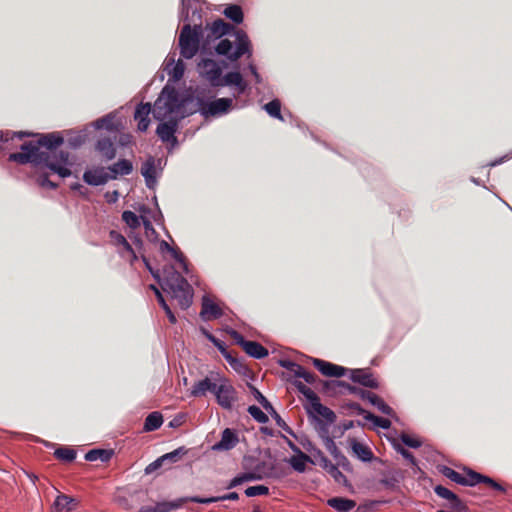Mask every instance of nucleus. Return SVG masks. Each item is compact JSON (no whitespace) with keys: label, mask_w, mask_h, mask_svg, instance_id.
I'll use <instances>...</instances> for the list:
<instances>
[{"label":"nucleus","mask_w":512,"mask_h":512,"mask_svg":"<svg viewBox=\"0 0 512 512\" xmlns=\"http://www.w3.org/2000/svg\"><path fill=\"white\" fill-rule=\"evenodd\" d=\"M96 149L106 160H112L116 156L114 143L109 137L99 139L96 144Z\"/></svg>","instance_id":"21"},{"label":"nucleus","mask_w":512,"mask_h":512,"mask_svg":"<svg viewBox=\"0 0 512 512\" xmlns=\"http://www.w3.org/2000/svg\"><path fill=\"white\" fill-rule=\"evenodd\" d=\"M171 256L181 264L182 268L187 271V263L184 254L178 249L174 248L171 252Z\"/></svg>","instance_id":"57"},{"label":"nucleus","mask_w":512,"mask_h":512,"mask_svg":"<svg viewBox=\"0 0 512 512\" xmlns=\"http://www.w3.org/2000/svg\"><path fill=\"white\" fill-rule=\"evenodd\" d=\"M162 291L168 293L178 302L182 309H187L193 298V289L188 281L173 267L169 266L163 270V278L157 281Z\"/></svg>","instance_id":"4"},{"label":"nucleus","mask_w":512,"mask_h":512,"mask_svg":"<svg viewBox=\"0 0 512 512\" xmlns=\"http://www.w3.org/2000/svg\"><path fill=\"white\" fill-rule=\"evenodd\" d=\"M238 498H239L238 493L230 492L223 496L210 497V498H202V497H198V496H193L192 502L200 503V504H210V503H215V502L224 501V500H237Z\"/></svg>","instance_id":"32"},{"label":"nucleus","mask_w":512,"mask_h":512,"mask_svg":"<svg viewBox=\"0 0 512 512\" xmlns=\"http://www.w3.org/2000/svg\"><path fill=\"white\" fill-rule=\"evenodd\" d=\"M56 148H53L51 150H45L50 154V161L56 163L57 165L64 167L63 165L66 164L69 160V153L67 151H55Z\"/></svg>","instance_id":"39"},{"label":"nucleus","mask_w":512,"mask_h":512,"mask_svg":"<svg viewBox=\"0 0 512 512\" xmlns=\"http://www.w3.org/2000/svg\"><path fill=\"white\" fill-rule=\"evenodd\" d=\"M141 174L144 176L147 186H151V182L155 180V164L154 159L150 157L147 159L142 167H141Z\"/></svg>","instance_id":"33"},{"label":"nucleus","mask_w":512,"mask_h":512,"mask_svg":"<svg viewBox=\"0 0 512 512\" xmlns=\"http://www.w3.org/2000/svg\"><path fill=\"white\" fill-rule=\"evenodd\" d=\"M322 467L326 472L334 478L337 483L346 482L345 475L338 469V466L333 464L327 457H321Z\"/></svg>","instance_id":"28"},{"label":"nucleus","mask_w":512,"mask_h":512,"mask_svg":"<svg viewBox=\"0 0 512 512\" xmlns=\"http://www.w3.org/2000/svg\"><path fill=\"white\" fill-rule=\"evenodd\" d=\"M308 413L314 419L317 416L322 417L327 423H334L336 420V414L329 407L321 404L320 399L315 403H312V406L308 408Z\"/></svg>","instance_id":"17"},{"label":"nucleus","mask_w":512,"mask_h":512,"mask_svg":"<svg viewBox=\"0 0 512 512\" xmlns=\"http://www.w3.org/2000/svg\"><path fill=\"white\" fill-rule=\"evenodd\" d=\"M245 494L247 497H255V496H261V495H268L269 494V488L265 485H256V486H250L246 488Z\"/></svg>","instance_id":"47"},{"label":"nucleus","mask_w":512,"mask_h":512,"mask_svg":"<svg viewBox=\"0 0 512 512\" xmlns=\"http://www.w3.org/2000/svg\"><path fill=\"white\" fill-rule=\"evenodd\" d=\"M439 471L443 476L450 479L451 481L462 485L463 482V474L455 471L454 469L448 467V466H442L440 467Z\"/></svg>","instance_id":"41"},{"label":"nucleus","mask_w":512,"mask_h":512,"mask_svg":"<svg viewBox=\"0 0 512 512\" xmlns=\"http://www.w3.org/2000/svg\"><path fill=\"white\" fill-rule=\"evenodd\" d=\"M237 86L239 88V92H244L246 88V84L243 80V77L240 72L233 71L228 72L222 79H221V85L220 86Z\"/></svg>","instance_id":"26"},{"label":"nucleus","mask_w":512,"mask_h":512,"mask_svg":"<svg viewBox=\"0 0 512 512\" xmlns=\"http://www.w3.org/2000/svg\"><path fill=\"white\" fill-rule=\"evenodd\" d=\"M450 506L453 510L457 512L465 511L467 509V506L465 503L457 496L455 500L450 502Z\"/></svg>","instance_id":"62"},{"label":"nucleus","mask_w":512,"mask_h":512,"mask_svg":"<svg viewBox=\"0 0 512 512\" xmlns=\"http://www.w3.org/2000/svg\"><path fill=\"white\" fill-rule=\"evenodd\" d=\"M122 220L130 227V228H138L140 226L139 217L132 211H124L122 213Z\"/></svg>","instance_id":"46"},{"label":"nucleus","mask_w":512,"mask_h":512,"mask_svg":"<svg viewBox=\"0 0 512 512\" xmlns=\"http://www.w3.org/2000/svg\"><path fill=\"white\" fill-rule=\"evenodd\" d=\"M249 388L251 389V393L254 396L255 400L267 411V412H274V407L272 404L267 400V398L254 386L249 385Z\"/></svg>","instance_id":"38"},{"label":"nucleus","mask_w":512,"mask_h":512,"mask_svg":"<svg viewBox=\"0 0 512 512\" xmlns=\"http://www.w3.org/2000/svg\"><path fill=\"white\" fill-rule=\"evenodd\" d=\"M365 419L372 421L375 426L383 428V429H388L391 426V421L389 419L376 416L372 413H367L365 415Z\"/></svg>","instance_id":"45"},{"label":"nucleus","mask_w":512,"mask_h":512,"mask_svg":"<svg viewBox=\"0 0 512 512\" xmlns=\"http://www.w3.org/2000/svg\"><path fill=\"white\" fill-rule=\"evenodd\" d=\"M113 455V450L110 449H92L85 454L86 461H101L103 463L108 462Z\"/></svg>","instance_id":"29"},{"label":"nucleus","mask_w":512,"mask_h":512,"mask_svg":"<svg viewBox=\"0 0 512 512\" xmlns=\"http://www.w3.org/2000/svg\"><path fill=\"white\" fill-rule=\"evenodd\" d=\"M183 107V103L178 93L174 90H163L159 98L154 103L153 116L160 121L168 118L174 113H178Z\"/></svg>","instance_id":"6"},{"label":"nucleus","mask_w":512,"mask_h":512,"mask_svg":"<svg viewBox=\"0 0 512 512\" xmlns=\"http://www.w3.org/2000/svg\"><path fill=\"white\" fill-rule=\"evenodd\" d=\"M323 442L325 448L333 456V458L340 456L341 451L338 449L332 437H327V439L323 440Z\"/></svg>","instance_id":"53"},{"label":"nucleus","mask_w":512,"mask_h":512,"mask_svg":"<svg viewBox=\"0 0 512 512\" xmlns=\"http://www.w3.org/2000/svg\"><path fill=\"white\" fill-rule=\"evenodd\" d=\"M334 459L337 462V466H342L344 469H348L349 468L350 462L347 459V457L345 455H343L342 453H340V456H337Z\"/></svg>","instance_id":"63"},{"label":"nucleus","mask_w":512,"mask_h":512,"mask_svg":"<svg viewBox=\"0 0 512 512\" xmlns=\"http://www.w3.org/2000/svg\"><path fill=\"white\" fill-rule=\"evenodd\" d=\"M238 443L237 433L230 428H226L222 431L220 441L215 443L212 448L215 451H228L233 449Z\"/></svg>","instance_id":"15"},{"label":"nucleus","mask_w":512,"mask_h":512,"mask_svg":"<svg viewBox=\"0 0 512 512\" xmlns=\"http://www.w3.org/2000/svg\"><path fill=\"white\" fill-rule=\"evenodd\" d=\"M294 385L297 390L310 402V406H312V403H315L317 400H319L318 395L301 381H295Z\"/></svg>","instance_id":"36"},{"label":"nucleus","mask_w":512,"mask_h":512,"mask_svg":"<svg viewBox=\"0 0 512 512\" xmlns=\"http://www.w3.org/2000/svg\"><path fill=\"white\" fill-rule=\"evenodd\" d=\"M188 450L182 446L179 447L172 452L166 453L162 455V458L165 460V462L175 463L178 462L184 455H186Z\"/></svg>","instance_id":"43"},{"label":"nucleus","mask_w":512,"mask_h":512,"mask_svg":"<svg viewBox=\"0 0 512 512\" xmlns=\"http://www.w3.org/2000/svg\"><path fill=\"white\" fill-rule=\"evenodd\" d=\"M299 378H303L309 384H315L316 381L318 380V376L316 374L309 372L304 368H302V372Z\"/></svg>","instance_id":"59"},{"label":"nucleus","mask_w":512,"mask_h":512,"mask_svg":"<svg viewBox=\"0 0 512 512\" xmlns=\"http://www.w3.org/2000/svg\"><path fill=\"white\" fill-rule=\"evenodd\" d=\"M481 483L485 484L486 486L490 487L491 489H494L500 493H505L506 489L503 485L496 482L493 478H490L488 476L483 475L481 479Z\"/></svg>","instance_id":"52"},{"label":"nucleus","mask_w":512,"mask_h":512,"mask_svg":"<svg viewBox=\"0 0 512 512\" xmlns=\"http://www.w3.org/2000/svg\"><path fill=\"white\" fill-rule=\"evenodd\" d=\"M159 304L165 311L170 323L175 324L177 321L176 317H175L174 313L172 312V310L170 309L169 305L166 303L165 299L162 300Z\"/></svg>","instance_id":"61"},{"label":"nucleus","mask_w":512,"mask_h":512,"mask_svg":"<svg viewBox=\"0 0 512 512\" xmlns=\"http://www.w3.org/2000/svg\"><path fill=\"white\" fill-rule=\"evenodd\" d=\"M350 379L353 382L359 383L371 389H377L379 387V382L377 379H375L373 374L366 369L351 370Z\"/></svg>","instance_id":"16"},{"label":"nucleus","mask_w":512,"mask_h":512,"mask_svg":"<svg viewBox=\"0 0 512 512\" xmlns=\"http://www.w3.org/2000/svg\"><path fill=\"white\" fill-rule=\"evenodd\" d=\"M247 411L258 423L265 424L269 421L268 416L258 406L251 405Z\"/></svg>","instance_id":"44"},{"label":"nucleus","mask_w":512,"mask_h":512,"mask_svg":"<svg viewBox=\"0 0 512 512\" xmlns=\"http://www.w3.org/2000/svg\"><path fill=\"white\" fill-rule=\"evenodd\" d=\"M328 505L339 512H348L352 510L356 503L354 500L343 498V497H333L328 499Z\"/></svg>","instance_id":"27"},{"label":"nucleus","mask_w":512,"mask_h":512,"mask_svg":"<svg viewBox=\"0 0 512 512\" xmlns=\"http://www.w3.org/2000/svg\"><path fill=\"white\" fill-rule=\"evenodd\" d=\"M464 472L465 474H463V482H462V486H476L477 484H480L481 483V479H482V474L472 470V469H469V468H465L464 469Z\"/></svg>","instance_id":"35"},{"label":"nucleus","mask_w":512,"mask_h":512,"mask_svg":"<svg viewBox=\"0 0 512 512\" xmlns=\"http://www.w3.org/2000/svg\"><path fill=\"white\" fill-rule=\"evenodd\" d=\"M164 463H165V460L161 456L158 459H156L154 462L150 463L146 467L145 472L147 474H150V473L154 472L155 470H157L158 468H160Z\"/></svg>","instance_id":"60"},{"label":"nucleus","mask_w":512,"mask_h":512,"mask_svg":"<svg viewBox=\"0 0 512 512\" xmlns=\"http://www.w3.org/2000/svg\"><path fill=\"white\" fill-rule=\"evenodd\" d=\"M312 363H313L314 367L322 375L327 376V377L339 378V377L344 376L347 371V369L342 366H339V365H336L331 362H328V361H325L322 359H318V358H313Z\"/></svg>","instance_id":"12"},{"label":"nucleus","mask_w":512,"mask_h":512,"mask_svg":"<svg viewBox=\"0 0 512 512\" xmlns=\"http://www.w3.org/2000/svg\"><path fill=\"white\" fill-rule=\"evenodd\" d=\"M200 315L206 321L218 319L222 316V310L216 303L204 298Z\"/></svg>","instance_id":"19"},{"label":"nucleus","mask_w":512,"mask_h":512,"mask_svg":"<svg viewBox=\"0 0 512 512\" xmlns=\"http://www.w3.org/2000/svg\"><path fill=\"white\" fill-rule=\"evenodd\" d=\"M96 126L99 129H101V128H105L107 130H113L114 129V124L112 122V119L110 117H108V116L98 119L96 121Z\"/></svg>","instance_id":"58"},{"label":"nucleus","mask_w":512,"mask_h":512,"mask_svg":"<svg viewBox=\"0 0 512 512\" xmlns=\"http://www.w3.org/2000/svg\"><path fill=\"white\" fill-rule=\"evenodd\" d=\"M178 122L177 120L170 119L167 122H162L157 126L156 133L159 138L166 143H177L175 132L177 131Z\"/></svg>","instance_id":"13"},{"label":"nucleus","mask_w":512,"mask_h":512,"mask_svg":"<svg viewBox=\"0 0 512 512\" xmlns=\"http://www.w3.org/2000/svg\"><path fill=\"white\" fill-rule=\"evenodd\" d=\"M280 366L287 369L289 372L293 373L294 376L299 377L302 372V366L291 361V360H281Z\"/></svg>","instance_id":"50"},{"label":"nucleus","mask_w":512,"mask_h":512,"mask_svg":"<svg viewBox=\"0 0 512 512\" xmlns=\"http://www.w3.org/2000/svg\"><path fill=\"white\" fill-rule=\"evenodd\" d=\"M351 448L354 455L360 460L369 462L373 459L374 455L372 450L367 445L358 442L356 439L351 440Z\"/></svg>","instance_id":"25"},{"label":"nucleus","mask_w":512,"mask_h":512,"mask_svg":"<svg viewBox=\"0 0 512 512\" xmlns=\"http://www.w3.org/2000/svg\"><path fill=\"white\" fill-rule=\"evenodd\" d=\"M318 381L322 385V391L328 395H333L336 393L355 394L361 399L369 401L373 406H375L385 415L391 416L394 413L393 409L388 404H386L382 398L371 391L364 390L340 380Z\"/></svg>","instance_id":"5"},{"label":"nucleus","mask_w":512,"mask_h":512,"mask_svg":"<svg viewBox=\"0 0 512 512\" xmlns=\"http://www.w3.org/2000/svg\"><path fill=\"white\" fill-rule=\"evenodd\" d=\"M196 101L200 114L206 119L227 114L233 105V100L231 98L206 100L203 97L198 96Z\"/></svg>","instance_id":"8"},{"label":"nucleus","mask_w":512,"mask_h":512,"mask_svg":"<svg viewBox=\"0 0 512 512\" xmlns=\"http://www.w3.org/2000/svg\"><path fill=\"white\" fill-rule=\"evenodd\" d=\"M235 388L226 379H220L215 391L217 403L224 409H231L233 403L237 400Z\"/></svg>","instance_id":"9"},{"label":"nucleus","mask_w":512,"mask_h":512,"mask_svg":"<svg viewBox=\"0 0 512 512\" xmlns=\"http://www.w3.org/2000/svg\"><path fill=\"white\" fill-rule=\"evenodd\" d=\"M201 36V25H195L194 27H191L190 24H186L182 27L178 39L180 54L182 57L185 59H191L197 54Z\"/></svg>","instance_id":"7"},{"label":"nucleus","mask_w":512,"mask_h":512,"mask_svg":"<svg viewBox=\"0 0 512 512\" xmlns=\"http://www.w3.org/2000/svg\"><path fill=\"white\" fill-rule=\"evenodd\" d=\"M111 179L110 174L105 171L104 167H97L84 172L83 180L92 186H100L106 184Z\"/></svg>","instance_id":"14"},{"label":"nucleus","mask_w":512,"mask_h":512,"mask_svg":"<svg viewBox=\"0 0 512 512\" xmlns=\"http://www.w3.org/2000/svg\"><path fill=\"white\" fill-rule=\"evenodd\" d=\"M54 456L64 462H72L76 458V451L67 447H60L55 450Z\"/></svg>","instance_id":"37"},{"label":"nucleus","mask_w":512,"mask_h":512,"mask_svg":"<svg viewBox=\"0 0 512 512\" xmlns=\"http://www.w3.org/2000/svg\"><path fill=\"white\" fill-rule=\"evenodd\" d=\"M163 423V417L159 412L150 413L144 422V430L147 432L155 431L161 427Z\"/></svg>","instance_id":"30"},{"label":"nucleus","mask_w":512,"mask_h":512,"mask_svg":"<svg viewBox=\"0 0 512 512\" xmlns=\"http://www.w3.org/2000/svg\"><path fill=\"white\" fill-rule=\"evenodd\" d=\"M108 170L111 172V179H116L118 175H129L133 170V165L131 161L122 159L109 166Z\"/></svg>","instance_id":"23"},{"label":"nucleus","mask_w":512,"mask_h":512,"mask_svg":"<svg viewBox=\"0 0 512 512\" xmlns=\"http://www.w3.org/2000/svg\"><path fill=\"white\" fill-rule=\"evenodd\" d=\"M209 28L207 38H221L224 35L229 34L231 31L234 32L236 45L234 47L233 42L229 39H221L215 46V51L218 55L227 57L230 61H237L243 55H251V42L248 35L241 29H235V27L219 18L212 22Z\"/></svg>","instance_id":"2"},{"label":"nucleus","mask_w":512,"mask_h":512,"mask_svg":"<svg viewBox=\"0 0 512 512\" xmlns=\"http://www.w3.org/2000/svg\"><path fill=\"white\" fill-rule=\"evenodd\" d=\"M242 349L245 351L246 354L255 359H262L268 356V350L260 343L255 341L245 342Z\"/></svg>","instance_id":"24"},{"label":"nucleus","mask_w":512,"mask_h":512,"mask_svg":"<svg viewBox=\"0 0 512 512\" xmlns=\"http://www.w3.org/2000/svg\"><path fill=\"white\" fill-rule=\"evenodd\" d=\"M151 113V104L150 103H140L135 110L134 113V119L136 121L140 120L141 118H147L149 117Z\"/></svg>","instance_id":"49"},{"label":"nucleus","mask_w":512,"mask_h":512,"mask_svg":"<svg viewBox=\"0 0 512 512\" xmlns=\"http://www.w3.org/2000/svg\"><path fill=\"white\" fill-rule=\"evenodd\" d=\"M77 504V499L65 494H60L54 501V509L56 512H70Z\"/></svg>","instance_id":"20"},{"label":"nucleus","mask_w":512,"mask_h":512,"mask_svg":"<svg viewBox=\"0 0 512 512\" xmlns=\"http://www.w3.org/2000/svg\"><path fill=\"white\" fill-rule=\"evenodd\" d=\"M264 109L270 116L280 120L283 119L281 115V103L278 99H274L265 104Z\"/></svg>","instance_id":"42"},{"label":"nucleus","mask_w":512,"mask_h":512,"mask_svg":"<svg viewBox=\"0 0 512 512\" xmlns=\"http://www.w3.org/2000/svg\"><path fill=\"white\" fill-rule=\"evenodd\" d=\"M310 460L308 455L299 451L297 456L290 458L289 463L295 471L303 473L306 470V463Z\"/></svg>","instance_id":"34"},{"label":"nucleus","mask_w":512,"mask_h":512,"mask_svg":"<svg viewBox=\"0 0 512 512\" xmlns=\"http://www.w3.org/2000/svg\"><path fill=\"white\" fill-rule=\"evenodd\" d=\"M223 14L236 24H240L243 22V18H244L243 10L239 5H236V4L228 5L224 9Z\"/></svg>","instance_id":"31"},{"label":"nucleus","mask_w":512,"mask_h":512,"mask_svg":"<svg viewBox=\"0 0 512 512\" xmlns=\"http://www.w3.org/2000/svg\"><path fill=\"white\" fill-rule=\"evenodd\" d=\"M434 492L437 496L443 498V499H446L448 500L449 502H452L453 500L456 499L457 495L452 492L451 490H449L448 488L442 486V485H437L434 487Z\"/></svg>","instance_id":"48"},{"label":"nucleus","mask_w":512,"mask_h":512,"mask_svg":"<svg viewBox=\"0 0 512 512\" xmlns=\"http://www.w3.org/2000/svg\"><path fill=\"white\" fill-rule=\"evenodd\" d=\"M193 497H181L173 501H162L156 503L157 512H171L181 508L184 504L192 502Z\"/></svg>","instance_id":"22"},{"label":"nucleus","mask_w":512,"mask_h":512,"mask_svg":"<svg viewBox=\"0 0 512 512\" xmlns=\"http://www.w3.org/2000/svg\"><path fill=\"white\" fill-rule=\"evenodd\" d=\"M400 438H401V441L408 447L419 448L421 446V441H419L418 439L412 438L410 435H408L406 433H402Z\"/></svg>","instance_id":"54"},{"label":"nucleus","mask_w":512,"mask_h":512,"mask_svg":"<svg viewBox=\"0 0 512 512\" xmlns=\"http://www.w3.org/2000/svg\"><path fill=\"white\" fill-rule=\"evenodd\" d=\"M162 291L168 293L178 302L182 309H187L193 298V289L188 281L173 267L169 266L163 270V278L157 281Z\"/></svg>","instance_id":"3"},{"label":"nucleus","mask_w":512,"mask_h":512,"mask_svg":"<svg viewBox=\"0 0 512 512\" xmlns=\"http://www.w3.org/2000/svg\"><path fill=\"white\" fill-rule=\"evenodd\" d=\"M137 122H138V125H137L138 130L141 131V132H145L148 129L149 125H150L149 117L141 118Z\"/></svg>","instance_id":"64"},{"label":"nucleus","mask_w":512,"mask_h":512,"mask_svg":"<svg viewBox=\"0 0 512 512\" xmlns=\"http://www.w3.org/2000/svg\"><path fill=\"white\" fill-rule=\"evenodd\" d=\"M34 136L33 133L30 132H13V131H1L0 132V142L6 143L12 141L14 138L23 139L24 137Z\"/></svg>","instance_id":"40"},{"label":"nucleus","mask_w":512,"mask_h":512,"mask_svg":"<svg viewBox=\"0 0 512 512\" xmlns=\"http://www.w3.org/2000/svg\"><path fill=\"white\" fill-rule=\"evenodd\" d=\"M316 421V429L318 431L319 436L322 438V440L327 439L329 436V424L327 422L322 421L320 418L315 417Z\"/></svg>","instance_id":"51"},{"label":"nucleus","mask_w":512,"mask_h":512,"mask_svg":"<svg viewBox=\"0 0 512 512\" xmlns=\"http://www.w3.org/2000/svg\"><path fill=\"white\" fill-rule=\"evenodd\" d=\"M200 73L204 76L212 86L221 85L222 69L213 59H203L198 64Z\"/></svg>","instance_id":"10"},{"label":"nucleus","mask_w":512,"mask_h":512,"mask_svg":"<svg viewBox=\"0 0 512 512\" xmlns=\"http://www.w3.org/2000/svg\"><path fill=\"white\" fill-rule=\"evenodd\" d=\"M276 421L277 426L282 428L287 433L293 435L292 429L286 424V422L281 418V416L274 410V412H269Z\"/></svg>","instance_id":"56"},{"label":"nucleus","mask_w":512,"mask_h":512,"mask_svg":"<svg viewBox=\"0 0 512 512\" xmlns=\"http://www.w3.org/2000/svg\"><path fill=\"white\" fill-rule=\"evenodd\" d=\"M39 136L37 141L24 142L21 145V151L11 153L9 155V161L16 162L24 165L31 163L33 165H44L54 173H57L60 177L65 178L71 175V170L66 167H61L56 163L50 161V154L41 148L51 150L57 148L63 143V137L55 133L49 134H34Z\"/></svg>","instance_id":"1"},{"label":"nucleus","mask_w":512,"mask_h":512,"mask_svg":"<svg viewBox=\"0 0 512 512\" xmlns=\"http://www.w3.org/2000/svg\"><path fill=\"white\" fill-rule=\"evenodd\" d=\"M394 447L396 451L400 453L405 459H407L411 464H416V459L410 451L402 447L400 444H394Z\"/></svg>","instance_id":"55"},{"label":"nucleus","mask_w":512,"mask_h":512,"mask_svg":"<svg viewBox=\"0 0 512 512\" xmlns=\"http://www.w3.org/2000/svg\"><path fill=\"white\" fill-rule=\"evenodd\" d=\"M220 379L221 378L217 374L216 377H205L204 379L195 382L191 389V396L201 397L205 396L207 392L215 394Z\"/></svg>","instance_id":"11"},{"label":"nucleus","mask_w":512,"mask_h":512,"mask_svg":"<svg viewBox=\"0 0 512 512\" xmlns=\"http://www.w3.org/2000/svg\"><path fill=\"white\" fill-rule=\"evenodd\" d=\"M204 335L207 337V339L213 343L215 347L218 348V350L221 352V354L226 358V360L230 363V365L238 370L239 367H242V364L227 351L226 345L223 341L216 338L211 333L204 331Z\"/></svg>","instance_id":"18"}]
</instances>
